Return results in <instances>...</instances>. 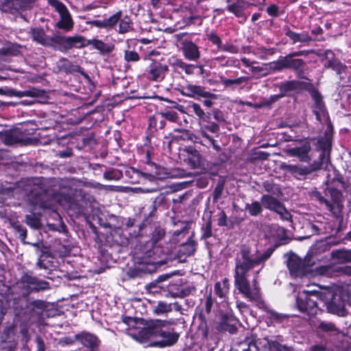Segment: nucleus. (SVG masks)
I'll use <instances>...</instances> for the list:
<instances>
[{
	"mask_svg": "<svg viewBox=\"0 0 351 351\" xmlns=\"http://www.w3.org/2000/svg\"><path fill=\"white\" fill-rule=\"evenodd\" d=\"M261 202L265 208L276 213L282 219H290L291 215L284 205L276 197L270 195H263L261 198Z\"/></svg>",
	"mask_w": 351,
	"mask_h": 351,
	"instance_id": "nucleus-9",
	"label": "nucleus"
},
{
	"mask_svg": "<svg viewBox=\"0 0 351 351\" xmlns=\"http://www.w3.org/2000/svg\"><path fill=\"white\" fill-rule=\"evenodd\" d=\"M56 66L58 71L64 72L66 73H72L80 72L81 67L77 65L73 64L68 59L61 58L56 62Z\"/></svg>",
	"mask_w": 351,
	"mask_h": 351,
	"instance_id": "nucleus-25",
	"label": "nucleus"
},
{
	"mask_svg": "<svg viewBox=\"0 0 351 351\" xmlns=\"http://www.w3.org/2000/svg\"><path fill=\"white\" fill-rule=\"evenodd\" d=\"M8 93L9 95L19 98L23 97H38L41 96L43 94L42 90L37 89L36 88H32L24 91L16 90L15 89H10L9 90Z\"/></svg>",
	"mask_w": 351,
	"mask_h": 351,
	"instance_id": "nucleus-27",
	"label": "nucleus"
},
{
	"mask_svg": "<svg viewBox=\"0 0 351 351\" xmlns=\"http://www.w3.org/2000/svg\"><path fill=\"white\" fill-rule=\"evenodd\" d=\"M75 339L81 342L84 346L90 348H97L99 343L98 338L95 335L87 332L76 334Z\"/></svg>",
	"mask_w": 351,
	"mask_h": 351,
	"instance_id": "nucleus-21",
	"label": "nucleus"
},
{
	"mask_svg": "<svg viewBox=\"0 0 351 351\" xmlns=\"http://www.w3.org/2000/svg\"><path fill=\"white\" fill-rule=\"evenodd\" d=\"M261 204L258 201H254L251 204H246L245 208L251 216L256 217L263 212Z\"/></svg>",
	"mask_w": 351,
	"mask_h": 351,
	"instance_id": "nucleus-36",
	"label": "nucleus"
},
{
	"mask_svg": "<svg viewBox=\"0 0 351 351\" xmlns=\"http://www.w3.org/2000/svg\"><path fill=\"white\" fill-rule=\"evenodd\" d=\"M284 95H285L284 94H278V95H271L267 100H266L264 102V104H265V106H269L271 104L277 101L278 99H280Z\"/></svg>",
	"mask_w": 351,
	"mask_h": 351,
	"instance_id": "nucleus-60",
	"label": "nucleus"
},
{
	"mask_svg": "<svg viewBox=\"0 0 351 351\" xmlns=\"http://www.w3.org/2000/svg\"><path fill=\"white\" fill-rule=\"evenodd\" d=\"M168 70L167 64L153 61L146 70V76L150 80L160 82L165 78Z\"/></svg>",
	"mask_w": 351,
	"mask_h": 351,
	"instance_id": "nucleus-14",
	"label": "nucleus"
},
{
	"mask_svg": "<svg viewBox=\"0 0 351 351\" xmlns=\"http://www.w3.org/2000/svg\"><path fill=\"white\" fill-rule=\"evenodd\" d=\"M325 66L331 68L333 71H336L337 74L345 73L347 69V66L337 59L328 60L327 64Z\"/></svg>",
	"mask_w": 351,
	"mask_h": 351,
	"instance_id": "nucleus-35",
	"label": "nucleus"
},
{
	"mask_svg": "<svg viewBox=\"0 0 351 351\" xmlns=\"http://www.w3.org/2000/svg\"><path fill=\"white\" fill-rule=\"evenodd\" d=\"M16 287L21 290V294L27 296L33 292H39L50 289L49 282L25 273L16 282Z\"/></svg>",
	"mask_w": 351,
	"mask_h": 351,
	"instance_id": "nucleus-2",
	"label": "nucleus"
},
{
	"mask_svg": "<svg viewBox=\"0 0 351 351\" xmlns=\"http://www.w3.org/2000/svg\"><path fill=\"white\" fill-rule=\"evenodd\" d=\"M180 93L191 98L199 99L203 98L217 99L218 96L206 90V88L202 86L186 84L180 89Z\"/></svg>",
	"mask_w": 351,
	"mask_h": 351,
	"instance_id": "nucleus-10",
	"label": "nucleus"
},
{
	"mask_svg": "<svg viewBox=\"0 0 351 351\" xmlns=\"http://www.w3.org/2000/svg\"><path fill=\"white\" fill-rule=\"evenodd\" d=\"M220 51L228 52L230 53H239V48L231 43H226L224 45L222 44Z\"/></svg>",
	"mask_w": 351,
	"mask_h": 351,
	"instance_id": "nucleus-51",
	"label": "nucleus"
},
{
	"mask_svg": "<svg viewBox=\"0 0 351 351\" xmlns=\"http://www.w3.org/2000/svg\"><path fill=\"white\" fill-rule=\"evenodd\" d=\"M213 306V300L212 298L211 295H209L206 297V300L205 302V311L207 314H209L212 310Z\"/></svg>",
	"mask_w": 351,
	"mask_h": 351,
	"instance_id": "nucleus-57",
	"label": "nucleus"
},
{
	"mask_svg": "<svg viewBox=\"0 0 351 351\" xmlns=\"http://www.w3.org/2000/svg\"><path fill=\"white\" fill-rule=\"evenodd\" d=\"M183 151L187 153L190 156L199 154L198 151L191 146L184 147Z\"/></svg>",
	"mask_w": 351,
	"mask_h": 351,
	"instance_id": "nucleus-64",
	"label": "nucleus"
},
{
	"mask_svg": "<svg viewBox=\"0 0 351 351\" xmlns=\"http://www.w3.org/2000/svg\"><path fill=\"white\" fill-rule=\"evenodd\" d=\"M178 65L180 69H183L187 75L193 74V70L197 67L193 64H189L182 61L178 62Z\"/></svg>",
	"mask_w": 351,
	"mask_h": 351,
	"instance_id": "nucleus-52",
	"label": "nucleus"
},
{
	"mask_svg": "<svg viewBox=\"0 0 351 351\" xmlns=\"http://www.w3.org/2000/svg\"><path fill=\"white\" fill-rule=\"evenodd\" d=\"M57 49L66 51L73 47L82 48L88 46V40L82 36H64L59 35L56 38Z\"/></svg>",
	"mask_w": 351,
	"mask_h": 351,
	"instance_id": "nucleus-8",
	"label": "nucleus"
},
{
	"mask_svg": "<svg viewBox=\"0 0 351 351\" xmlns=\"http://www.w3.org/2000/svg\"><path fill=\"white\" fill-rule=\"evenodd\" d=\"M26 224L33 229H39L40 227V223L38 217L34 214L25 215Z\"/></svg>",
	"mask_w": 351,
	"mask_h": 351,
	"instance_id": "nucleus-40",
	"label": "nucleus"
},
{
	"mask_svg": "<svg viewBox=\"0 0 351 351\" xmlns=\"http://www.w3.org/2000/svg\"><path fill=\"white\" fill-rule=\"evenodd\" d=\"M119 25V33L125 34L130 31L131 28V21L129 17L125 16L123 19H120Z\"/></svg>",
	"mask_w": 351,
	"mask_h": 351,
	"instance_id": "nucleus-43",
	"label": "nucleus"
},
{
	"mask_svg": "<svg viewBox=\"0 0 351 351\" xmlns=\"http://www.w3.org/2000/svg\"><path fill=\"white\" fill-rule=\"evenodd\" d=\"M298 86V82L295 81H289L283 83L280 86L281 92L287 93L295 89Z\"/></svg>",
	"mask_w": 351,
	"mask_h": 351,
	"instance_id": "nucleus-47",
	"label": "nucleus"
},
{
	"mask_svg": "<svg viewBox=\"0 0 351 351\" xmlns=\"http://www.w3.org/2000/svg\"><path fill=\"white\" fill-rule=\"evenodd\" d=\"M304 54H306L305 51H298L284 56L285 69H298L302 67L305 64L304 61L302 59H293V57L303 56Z\"/></svg>",
	"mask_w": 351,
	"mask_h": 351,
	"instance_id": "nucleus-19",
	"label": "nucleus"
},
{
	"mask_svg": "<svg viewBox=\"0 0 351 351\" xmlns=\"http://www.w3.org/2000/svg\"><path fill=\"white\" fill-rule=\"evenodd\" d=\"M265 340L267 341V345L265 346L268 348L269 351H292L291 348L282 345L276 341L269 340L267 338H265ZM310 351H323V348L321 346H315L312 347Z\"/></svg>",
	"mask_w": 351,
	"mask_h": 351,
	"instance_id": "nucleus-24",
	"label": "nucleus"
},
{
	"mask_svg": "<svg viewBox=\"0 0 351 351\" xmlns=\"http://www.w3.org/2000/svg\"><path fill=\"white\" fill-rule=\"evenodd\" d=\"M189 108L192 109L193 112L199 117V119L206 121V118L207 117L199 104L193 102L189 105Z\"/></svg>",
	"mask_w": 351,
	"mask_h": 351,
	"instance_id": "nucleus-41",
	"label": "nucleus"
},
{
	"mask_svg": "<svg viewBox=\"0 0 351 351\" xmlns=\"http://www.w3.org/2000/svg\"><path fill=\"white\" fill-rule=\"evenodd\" d=\"M122 16V11L119 10L110 16L108 19H105L107 29L113 28L120 21Z\"/></svg>",
	"mask_w": 351,
	"mask_h": 351,
	"instance_id": "nucleus-37",
	"label": "nucleus"
},
{
	"mask_svg": "<svg viewBox=\"0 0 351 351\" xmlns=\"http://www.w3.org/2000/svg\"><path fill=\"white\" fill-rule=\"evenodd\" d=\"M3 141L5 145H13L22 143L20 134L17 132H7L3 136Z\"/></svg>",
	"mask_w": 351,
	"mask_h": 351,
	"instance_id": "nucleus-33",
	"label": "nucleus"
},
{
	"mask_svg": "<svg viewBox=\"0 0 351 351\" xmlns=\"http://www.w3.org/2000/svg\"><path fill=\"white\" fill-rule=\"evenodd\" d=\"M34 0H15V7L18 6L21 8H26L29 7Z\"/></svg>",
	"mask_w": 351,
	"mask_h": 351,
	"instance_id": "nucleus-58",
	"label": "nucleus"
},
{
	"mask_svg": "<svg viewBox=\"0 0 351 351\" xmlns=\"http://www.w3.org/2000/svg\"><path fill=\"white\" fill-rule=\"evenodd\" d=\"M196 250V243L193 241H189L183 244L179 250V257L182 256H189L193 255Z\"/></svg>",
	"mask_w": 351,
	"mask_h": 351,
	"instance_id": "nucleus-32",
	"label": "nucleus"
},
{
	"mask_svg": "<svg viewBox=\"0 0 351 351\" xmlns=\"http://www.w3.org/2000/svg\"><path fill=\"white\" fill-rule=\"evenodd\" d=\"M164 236L165 230L160 228H156L153 231L150 241L147 243V247L152 246V249L145 252L146 256L152 257L160 252V247L157 243Z\"/></svg>",
	"mask_w": 351,
	"mask_h": 351,
	"instance_id": "nucleus-16",
	"label": "nucleus"
},
{
	"mask_svg": "<svg viewBox=\"0 0 351 351\" xmlns=\"http://www.w3.org/2000/svg\"><path fill=\"white\" fill-rule=\"evenodd\" d=\"M207 38L213 45H217L218 50L220 49L222 45V40L217 34L210 32L207 34Z\"/></svg>",
	"mask_w": 351,
	"mask_h": 351,
	"instance_id": "nucleus-48",
	"label": "nucleus"
},
{
	"mask_svg": "<svg viewBox=\"0 0 351 351\" xmlns=\"http://www.w3.org/2000/svg\"><path fill=\"white\" fill-rule=\"evenodd\" d=\"M318 328L320 330L325 331V332L333 331V330H335V329H336L335 326L332 323L325 322H321L319 324Z\"/></svg>",
	"mask_w": 351,
	"mask_h": 351,
	"instance_id": "nucleus-55",
	"label": "nucleus"
},
{
	"mask_svg": "<svg viewBox=\"0 0 351 351\" xmlns=\"http://www.w3.org/2000/svg\"><path fill=\"white\" fill-rule=\"evenodd\" d=\"M142 274L143 269L141 268L132 269L128 271V276L132 278L141 276Z\"/></svg>",
	"mask_w": 351,
	"mask_h": 351,
	"instance_id": "nucleus-56",
	"label": "nucleus"
},
{
	"mask_svg": "<svg viewBox=\"0 0 351 351\" xmlns=\"http://www.w3.org/2000/svg\"><path fill=\"white\" fill-rule=\"evenodd\" d=\"M274 251L273 247H269L263 252L258 250L252 252L249 247H243L235 258L234 285L250 301L260 302L261 293L256 278L253 279L252 286L250 285L248 272L256 266L263 265Z\"/></svg>",
	"mask_w": 351,
	"mask_h": 351,
	"instance_id": "nucleus-1",
	"label": "nucleus"
},
{
	"mask_svg": "<svg viewBox=\"0 0 351 351\" xmlns=\"http://www.w3.org/2000/svg\"><path fill=\"white\" fill-rule=\"evenodd\" d=\"M332 258L337 259L340 263L351 262V250H338L332 252Z\"/></svg>",
	"mask_w": 351,
	"mask_h": 351,
	"instance_id": "nucleus-30",
	"label": "nucleus"
},
{
	"mask_svg": "<svg viewBox=\"0 0 351 351\" xmlns=\"http://www.w3.org/2000/svg\"><path fill=\"white\" fill-rule=\"evenodd\" d=\"M36 342L37 344L36 351H45V345L43 339L40 336L36 337Z\"/></svg>",
	"mask_w": 351,
	"mask_h": 351,
	"instance_id": "nucleus-62",
	"label": "nucleus"
},
{
	"mask_svg": "<svg viewBox=\"0 0 351 351\" xmlns=\"http://www.w3.org/2000/svg\"><path fill=\"white\" fill-rule=\"evenodd\" d=\"M13 228L19 234V238L21 239L23 243H29L25 241L27 237V229L18 223L13 224Z\"/></svg>",
	"mask_w": 351,
	"mask_h": 351,
	"instance_id": "nucleus-44",
	"label": "nucleus"
},
{
	"mask_svg": "<svg viewBox=\"0 0 351 351\" xmlns=\"http://www.w3.org/2000/svg\"><path fill=\"white\" fill-rule=\"evenodd\" d=\"M313 196L317 199L320 204H324L326 208L334 213V206L329 201H328L322 195V194L318 191H315L313 193Z\"/></svg>",
	"mask_w": 351,
	"mask_h": 351,
	"instance_id": "nucleus-38",
	"label": "nucleus"
},
{
	"mask_svg": "<svg viewBox=\"0 0 351 351\" xmlns=\"http://www.w3.org/2000/svg\"><path fill=\"white\" fill-rule=\"evenodd\" d=\"M310 259L302 258L295 254L289 256L287 267L291 275L293 277L302 278L311 271Z\"/></svg>",
	"mask_w": 351,
	"mask_h": 351,
	"instance_id": "nucleus-3",
	"label": "nucleus"
},
{
	"mask_svg": "<svg viewBox=\"0 0 351 351\" xmlns=\"http://www.w3.org/2000/svg\"><path fill=\"white\" fill-rule=\"evenodd\" d=\"M123 59L127 62H137L140 60V56L136 51L125 50Z\"/></svg>",
	"mask_w": 351,
	"mask_h": 351,
	"instance_id": "nucleus-39",
	"label": "nucleus"
},
{
	"mask_svg": "<svg viewBox=\"0 0 351 351\" xmlns=\"http://www.w3.org/2000/svg\"><path fill=\"white\" fill-rule=\"evenodd\" d=\"M214 289L216 295L221 298H225L230 289L228 279L224 278L222 282H216Z\"/></svg>",
	"mask_w": 351,
	"mask_h": 351,
	"instance_id": "nucleus-28",
	"label": "nucleus"
},
{
	"mask_svg": "<svg viewBox=\"0 0 351 351\" xmlns=\"http://www.w3.org/2000/svg\"><path fill=\"white\" fill-rule=\"evenodd\" d=\"M283 30L285 34L292 40L293 44L296 43H308L312 40V38L305 32L295 33L287 26L284 27Z\"/></svg>",
	"mask_w": 351,
	"mask_h": 351,
	"instance_id": "nucleus-23",
	"label": "nucleus"
},
{
	"mask_svg": "<svg viewBox=\"0 0 351 351\" xmlns=\"http://www.w3.org/2000/svg\"><path fill=\"white\" fill-rule=\"evenodd\" d=\"M88 45L98 50L101 56H108L114 49V44H107L96 38L88 40Z\"/></svg>",
	"mask_w": 351,
	"mask_h": 351,
	"instance_id": "nucleus-22",
	"label": "nucleus"
},
{
	"mask_svg": "<svg viewBox=\"0 0 351 351\" xmlns=\"http://www.w3.org/2000/svg\"><path fill=\"white\" fill-rule=\"evenodd\" d=\"M319 147L322 149L317 163H321V167L324 164H328L330 160V152L331 148V136L326 135L318 140Z\"/></svg>",
	"mask_w": 351,
	"mask_h": 351,
	"instance_id": "nucleus-15",
	"label": "nucleus"
},
{
	"mask_svg": "<svg viewBox=\"0 0 351 351\" xmlns=\"http://www.w3.org/2000/svg\"><path fill=\"white\" fill-rule=\"evenodd\" d=\"M89 24H90L95 27H99V28L107 29L105 19L93 20V21H90Z\"/></svg>",
	"mask_w": 351,
	"mask_h": 351,
	"instance_id": "nucleus-59",
	"label": "nucleus"
},
{
	"mask_svg": "<svg viewBox=\"0 0 351 351\" xmlns=\"http://www.w3.org/2000/svg\"><path fill=\"white\" fill-rule=\"evenodd\" d=\"M30 33L34 41L43 46L57 49L56 38L58 34L49 36L47 35L43 29L40 27L32 29Z\"/></svg>",
	"mask_w": 351,
	"mask_h": 351,
	"instance_id": "nucleus-13",
	"label": "nucleus"
},
{
	"mask_svg": "<svg viewBox=\"0 0 351 351\" xmlns=\"http://www.w3.org/2000/svg\"><path fill=\"white\" fill-rule=\"evenodd\" d=\"M310 93L315 103L313 112L316 116V119L321 122L322 119L326 116V110L324 104L322 101V97L315 89L311 90Z\"/></svg>",
	"mask_w": 351,
	"mask_h": 351,
	"instance_id": "nucleus-18",
	"label": "nucleus"
},
{
	"mask_svg": "<svg viewBox=\"0 0 351 351\" xmlns=\"http://www.w3.org/2000/svg\"><path fill=\"white\" fill-rule=\"evenodd\" d=\"M0 7L2 10L8 11L15 7V0H0Z\"/></svg>",
	"mask_w": 351,
	"mask_h": 351,
	"instance_id": "nucleus-53",
	"label": "nucleus"
},
{
	"mask_svg": "<svg viewBox=\"0 0 351 351\" xmlns=\"http://www.w3.org/2000/svg\"><path fill=\"white\" fill-rule=\"evenodd\" d=\"M247 78L245 77H241L237 79L231 80V79H226L223 80V83L226 86H231L232 84H240L245 81H247Z\"/></svg>",
	"mask_w": 351,
	"mask_h": 351,
	"instance_id": "nucleus-54",
	"label": "nucleus"
},
{
	"mask_svg": "<svg viewBox=\"0 0 351 351\" xmlns=\"http://www.w3.org/2000/svg\"><path fill=\"white\" fill-rule=\"evenodd\" d=\"M310 143L305 142L301 146L287 149L285 152L289 156L298 157L300 161L306 162L310 160Z\"/></svg>",
	"mask_w": 351,
	"mask_h": 351,
	"instance_id": "nucleus-17",
	"label": "nucleus"
},
{
	"mask_svg": "<svg viewBox=\"0 0 351 351\" xmlns=\"http://www.w3.org/2000/svg\"><path fill=\"white\" fill-rule=\"evenodd\" d=\"M123 175L121 171L117 169H111L106 171L104 173V178L108 180H119L122 178Z\"/></svg>",
	"mask_w": 351,
	"mask_h": 351,
	"instance_id": "nucleus-42",
	"label": "nucleus"
},
{
	"mask_svg": "<svg viewBox=\"0 0 351 351\" xmlns=\"http://www.w3.org/2000/svg\"><path fill=\"white\" fill-rule=\"evenodd\" d=\"M151 165L154 167L155 171L153 174L147 173H143V177L148 179L150 181H152L155 178L158 179H162L165 177L167 175V173L165 171V169L160 166H158L156 163L152 162Z\"/></svg>",
	"mask_w": 351,
	"mask_h": 351,
	"instance_id": "nucleus-31",
	"label": "nucleus"
},
{
	"mask_svg": "<svg viewBox=\"0 0 351 351\" xmlns=\"http://www.w3.org/2000/svg\"><path fill=\"white\" fill-rule=\"evenodd\" d=\"M239 348L241 351H253V349L258 351L256 335L252 333L247 335L243 341L239 343Z\"/></svg>",
	"mask_w": 351,
	"mask_h": 351,
	"instance_id": "nucleus-26",
	"label": "nucleus"
},
{
	"mask_svg": "<svg viewBox=\"0 0 351 351\" xmlns=\"http://www.w3.org/2000/svg\"><path fill=\"white\" fill-rule=\"evenodd\" d=\"M32 306L38 309H44L47 306L45 302L41 300H36L31 303Z\"/></svg>",
	"mask_w": 351,
	"mask_h": 351,
	"instance_id": "nucleus-61",
	"label": "nucleus"
},
{
	"mask_svg": "<svg viewBox=\"0 0 351 351\" xmlns=\"http://www.w3.org/2000/svg\"><path fill=\"white\" fill-rule=\"evenodd\" d=\"M328 173L326 176V184L328 186L326 189V195H329L334 202H337L341 196V193L335 188L339 184L342 182V178L339 175V172L333 168L332 166H326Z\"/></svg>",
	"mask_w": 351,
	"mask_h": 351,
	"instance_id": "nucleus-5",
	"label": "nucleus"
},
{
	"mask_svg": "<svg viewBox=\"0 0 351 351\" xmlns=\"http://www.w3.org/2000/svg\"><path fill=\"white\" fill-rule=\"evenodd\" d=\"M318 298V293L303 291L299 294L296 300V306L302 313H306L309 316L315 315L318 311L317 302L315 298Z\"/></svg>",
	"mask_w": 351,
	"mask_h": 351,
	"instance_id": "nucleus-4",
	"label": "nucleus"
},
{
	"mask_svg": "<svg viewBox=\"0 0 351 351\" xmlns=\"http://www.w3.org/2000/svg\"><path fill=\"white\" fill-rule=\"evenodd\" d=\"M224 189V182L219 180L213 191V201L217 202L221 196Z\"/></svg>",
	"mask_w": 351,
	"mask_h": 351,
	"instance_id": "nucleus-46",
	"label": "nucleus"
},
{
	"mask_svg": "<svg viewBox=\"0 0 351 351\" xmlns=\"http://www.w3.org/2000/svg\"><path fill=\"white\" fill-rule=\"evenodd\" d=\"M281 168L284 171L292 174L297 179H301L302 177L310 174L312 171L319 169L321 168V163H317V160H315L311 165V168L283 163L281 165Z\"/></svg>",
	"mask_w": 351,
	"mask_h": 351,
	"instance_id": "nucleus-12",
	"label": "nucleus"
},
{
	"mask_svg": "<svg viewBox=\"0 0 351 351\" xmlns=\"http://www.w3.org/2000/svg\"><path fill=\"white\" fill-rule=\"evenodd\" d=\"M184 34L176 35L178 40L181 41L182 51L184 58L191 61H196L200 58L198 46L189 40H182Z\"/></svg>",
	"mask_w": 351,
	"mask_h": 351,
	"instance_id": "nucleus-11",
	"label": "nucleus"
},
{
	"mask_svg": "<svg viewBox=\"0 0 351 351\" xmlns=\"http://www.w3.org/2000/svg\"><path fill=\"white\" fill-rule=\"evenodd\" d=\"M49 5L55 8L60 16V20L57 23L56 27L66 32L71 31L74 22L65 5L58 0H49Z\"/></svg>",
	"mask_w": 351,
	"mask_h": 351,
	"instance_id": "nucleus-7",
	"label": "nucleus"
},
{
	"mask_svg": "<svg viewBox=\"0 0 351 351\" xmlns=\"http://www.w3.org/2000/svg\"><path fill=\"white\" fill-rule=\"evenodd\" d=\"M174 324L175 322L173 319H152L147 322L146 326L140 330L139 335L144 339H149L152 337H159L164 330L163 328L168 325H173Z\"/></svg>",
	"mask_w": 351,
	"mask_h": 351,
	"instance_id": "nucleus-6",
	"label": "nucleus"
},
{
	"mask_svg": "<svg viewBox=\"0 0 351 351\" xmlns=\"http://www.w3.org/2000/svg\"><path fill=\"white\" fill-rule=\"evenodd\" d=\"M245 8V3L241 1H237L235 3L228 5L227 10L234 14L237 17L243 18L245 21L246 17L243 14V10Z\"/></svg>",
	"mask_w": 351,
	"mask_h": 351,
	"instance_id": "nucleus-29",
	"label": "nucleus"
},
{
	"mask_svg": "<svg viewBox=\"0 0 351 351\" xmlns=\"http://www.w3.org/2000/svg\"><path fill=\"white\" fill-rule=\"evenodd\" d=\"M159 337H160L161 339L155 341L153 344L160 348H164L171 346L176 343L178 340L179 335L174 332L163 330Z\"/></svg>",
	"mask_w": 351,
	"mask_h": 351,
	"instance_id": "nucleus-20",
	"label": "nucleus"
},
{
	"mask_svg": "<svg viewBox=\"0 0 351 351\" xmlns=\"http://www.w3.org/2000/svg\"><path fill=\"white\" fill-rule=\"evenodd\" d=\"M204 128L213 133H215L219 131V126L215 123H210L209 125L204 126Z\"/></svg>",
	"mask_w": 351,
	"mask_h": 351,
	"instance_id": "nucleus-63",
	"label": "nucleus"
},
{
	"mask_svg": "<svg viewBox=\"0 0 351 351\" xmlns=\"http://www.w3.org/2000/svg\"><path fill=\"white\" fill-rule=\"evenodd\" d=\"M160 114L162 118L171 122H177L178 120V114L176 112L167 111L161 112Z\"/></svg>",
	"mask_w": 351,
	"mask_h": 351,
	"instance_id": "nucleus-50",
	"label": "nucleus"
},
{
	"mask_svg": "<svg viewBox=\"0 0 351 351\" xmlns=\"http://www.w3.org/2000/svg\"><path fill=\"white\" fill-rule=\"evenodd\" d=\"M188 164L192 169H195L200 164V155L195 156H188V158L185 159Z\"/></svg>",
	"mask_w": 351,
	"mask_h": 351,
	"instance_id": "nucleus-49",
	"label": "nucleus"
},
{
	"mask_svg": "<svg viewBox=\"0 0 351 351\" xmlns=\"http://www.w3.org/2000/svg\"><path fill=\"white\" fill-rule=\"evenodd\" d=\"M171 311L172 304L165 302H158L156 305L153 306V313L157 315L166 314Z\"/></svg>",
	"mask_w": 351,
	"mask_h": 351,
	"instance_id": "nucleus-34",
	"label": "nucleus"
},
{
	"mask_svg": "<svg viewBox=\"0 0 351 351\" xmlns=\"http://www.w3.org/2000/svg\"><path fill=\"white\" fill-rule=\"evenodd\" d=\"M269 69L272 71H279L285 69L283 57H281L276 61L268 64Z\"/></svg>",
	"mask_w": 351,
	"mask_h": 351,
	"instance_id": "nucleus-45",
	"label": "nucleus"
}]
</instances>
